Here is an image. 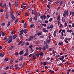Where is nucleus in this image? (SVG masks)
Wrapping results in <instances>:
<instances>
[{
	"label": "nucleus",
	"mask_w": 74,
	"mask_h": 74,
	"mask_svg": "<svg viewBox=\"0 0 74 74\" xmlns=\"http://www.w3.org/2000/svg\"><path fill=\"white\" fill-rule=\"evenodd\" d=\"M5 18H6V19H8V14L7 13H6Z\"/></svg>",
	"instance_id": "aec40b11"
},
{
	"label": "nucleus",
	"mask_w": 74,
	"mask_h": 74,
	"mask_svg": "<svg viewBox=\"0 0 74 74\" xmlns=\"http://www.w3.org/2000/svg\"><path fill=\"white\" fill-rule=\"evenodd\" d=\"M32 55H33V54H31L29 56V58H30V57H31Z\"/></svg>",
	"instance_id": "338daca9"
},
{
	"label": "nucleus",
	"mask_w": 74,
	"mask_h": 74,
	"mask_svg": "<svg viewBox=\"0 0 74 74\" xmlns=\"http://www.w3.org/2000/svg\"><path fill=\"white\" fill-rule=\"evenodd\" d=\"M24 32L25 34H26L27 33V29H23Z\"/></svg>",
	"instance_id": "f8f14e48"
},
{
	"label": "nucleus",
	"mask_w": 74,
	"mask_h": 74,
	"mask_svg": "<svg viewBox=\"0 0 74 74\" xmlns=\"http://www.w3.org/2000/svg\"><path fill=\"white\" fill-rule=\"evenodd\" d=\"M17 37V35H15V34L12 37V39H13V40L14 39H15V38H16Z\"/></svg>",
	"instance_id": "0eeeda50"
},
{
	"label": "nucleus",
	"mask_w": 74,
	"mask_h": 74,
	"mask_svg": "<svg viewBox=\"0 0 74 74\" xmlns=\"http://www.w3.org/2000/svg\"><path fill=\"white\" fill-rule=\"evenodd\" d=\"M47 44V41H45L44 42V45H46Z\"/></svg>",
	"instance_id": "e433bc0d"
},
{
	"label": "nucleus",
	"mask_w": 74,
	"mask_h": 74,
	"mask_svg": "<svg viewBox=\"0 0 74 74\" xmlns=\"http://www.w3.org/2000/svg\"><path fill=\"white\" fill-rule=\"evenodd\" d=\"M42 26H45V27H46L47 26V25H46V24L45 23L42 24Z\"/></svg>",
	"instance_id": "a19ab883"
},
{
	"label": "nucleus",
	"mask_w": 74,
	"mask_h": 74,
	"mask_svg": "<svg viewBox=\"0 0 74 74\" xmlns=\"http://www.w3.org/2000/svg\"><path fill=\"white\" fill-rule=\"evenodd\" d=\"M30 40H30V38H28L26 39L27 41H30Z\"/></svg>",
	"instance_id": "864d4df0"
},
{
	"label": "nucleus",
	"mask_w": 74,
	"mask_h": 74,
	"mask_svg": "<svg viewBox=\"0 0 74 74\" xmlns=\"http://www.w3.org/2000/svg\"><path fill=\"white\" fill-rule=\"evenodd\" d=\"M1 25L2 26H4L5 25V23H2V24H1Z\"/></svg>",
	"instance_id": "5fc2aeb1"
},
{
	"label": "nucleus",
	"mask_w": 74,
	"mask_h": 74,
	"mask_svg": "<svg viewBox=\"0 0 74 74\" xmlns=\"http://www.w3.org/2000/svg\"><path fill=\"white\" fill-rule=\"evenodd\" d=\"M2 36H4L5 35V33H4V32H3L2 33Z\"/></svg>",
	"instance_id": "ea45409f"
},
{
	"label": "nucleus",
	"mask_w": 74,
	"mask_h": 74,
	"mask_svg": "<svg viewBox=\"0 0 74 74\" xmlns=\"http://www.w3.org/2000/svg\"><path fill=\"white\" fill-rule=\"evenodd\" d=\"M14 67V66L13 65H12V66H11L10 67V69L11 70H12V68H13Z\"/></svg>",
	"instance_id": "603ef678"
},
{
	"label": "nucleus",
	"mask_w": 74,
	"mask_h": 74,
	"mask_svg": "<svg viewBox=\"0 0 74 74\" xmlns=\"http://www.w3.org/2000/svg\"><path fill=\"white\" fill-rule=\"evenodd\" d=\"M0 56L1 57H3L4 55L3 54H2L1 52H0Z\"/></svg>",
	"instance_id": "5701e85b"
},
{
	"label": "nucleus",
	"mask_w": 74,
	"mask_h": 74,
	"mask_svg": "<svg viewBox=\"0 0 74 74\" xmlns=\"http://www.w3.org/2000/svg\"><path fill=\"white\" fill-rule=\"evenodd\" d=\"M63 64L62 63H60L59 64V66H60V67H62V66H63Z\"/></svg>",
	"instance_id": "473e14b6"
},
{
	"label": "nucleus",
	"mask_w": 74,
	"mask_h": 74,
	"mask_svg": "<svg viewBox=\"0 0 74 74\" xmlns=\"http://www.w3.org/2000/svg\"><path fill=\"white\" fill-rule=\"evenodd\" d=\"M9 39L10 40H12V36H9Z\"/></svg>",
	"instance_id": "bb28decb"
},
{
	"label": "nucleus",
	"mask_w": 74,
	"mask_h": 74,
	"mask_svg": "<svg viewBox=\"0 0 74 74\" xmlns=\"http://www.w3.org/2000/svg\"><path fill=\"white\" fill-rule=\"evenodd\" d=\"M33 38V36L32 35L31 36H29V39H30V40H32V39Z\"/></svg>",
	"instance_id": "393cba45"
},
{
	"label": "nucleus",
	"mask_w": 74,
	"mask_h": 74,
	"mask_svg": "<svg viewBox=\"0 0 74 74\" xmlns=\"http://www.w3.org/2000/svg\"><path fill=\"white\" fill-rule=\"evenodd\" d=\"M15 33H16V31H13L11 32V34H15Z\"/></svg>",
	"instance_id": "4be33fe9"
},
{
	"label": "nucleus",
	"mask_w": 74,
	"mask_h": 74,
	"mask_svg": "<svg viewBox=\"0 0 74 74\" xmlns=\"http://www.w3.org/2000/svg\"><path fill=\"white\" fill-rule=\"evenodd\" d=\"M18 66V64H15L14 66V67H16Z\"/></svg>",
	"instance_id": "09e8293b"
},
{
	"label": "nucleus",
	"mask_w": 74,
	"mask_h": 74,
	"mask_svg": "<svg viewBox=\"0 0 74 74\" xmlns=\"http://www.w3.org/2000/svg\"><path fill=\"white\" fill-rule=\"evenodd\" d=\"M24 32V31H23V29H21L20 31L19 34H23Z\"/></svg>",
	"instance_id": "423d86ee"
},
{
	"label": "nucleus",
	"mask_w": 74,
	"mask_h": 74,
	"mask_svg": "<svg viewBox=\"0 0 74 74\" xmlns=\"http://www.w3.org/2000/svg\"><path fill=\"white\" fill-rule=\"evenodd\" d=\"M53 36H54V37L55 38L56 36V30L54 31Z\"/></svg>",
	"instance_id": "39448f33"
},
{
	"label": "nucleus",
	"mask_w": 74,
	"mask_h": 74,
	"mask_svg": "<svg viewBox=\"0 0 74 74\" xmlns=\"http://www.w3.org/2000/svg\"><path fill=\"white\" fill-rule=\"evenodd\" d=\"M49 72H51V73H54V71H52V70H50Z\"/></svg>",
	"instance_id": "c9c22d12"
},
{
	"label": "nucleus",
	"mask_w": 74,
	"mask_h": 74,
	"mask_svg": "<svg viewBox=\"0 0 74 74\" xmlns=\"http://www.w3.org/2000/svg\"><path fill=\"white\" fill-rule=\"evenodd\" d=\"M25 45L27 46L29 45V42H27L25 43Z\"/></svg>",
	"instance_id": "79ce46f5"
},
{
	"label": "nucleus",
	"mask_w": 74,
	"mask_h": 74,
	"mask_svg": "<svg viewBox=\"0 0 74 74\" xmlns=\"http://www.w3.org/2000/svg\"><path fill=\"white\" fill-rule=\"evenodd\" d=\"M51 39H49V40L47 39L46 41H47V44H49L50 42H51Z\"/></svg>",
	"instance_id": "1a4fd4ad"
},
{
	"label": "nucleus",
	"mask_w": 74,
	"mask_h": 74,
	"mask_svg": "<svg viewBox=\"0 0 74 74\" xmlns=\"http://www.w3.org/2000/svg\"><path fill=\"white\" fill-rule=\"evenodd\" d=\"M45 46L47 48H49V47H48V44H46L45 45Z\"/></svg>",
	"instance_id": "69168bd1"
},
{
	"label": "nucleus",
	"mask_w": 74,
	"mask_h": 74,
	"mask_svg": "<svg viewBox=\"0 0 74 74\" xmlns=\"http://www.w3.org/2000/svg\"><path fill=\"white\" fill-rule=\"evenodd\" d=\"M39 55L40 56H43V53L41 52L39 53Z\"/></svg>",
	"instance_id": "6ab92c4d"
},
{
	"label": "nucleus",
	"mask_w": 74,
	"mask_h": 74,
	"mask_svg": "<svg viewBox=\"0 0 74 74\" xmlns=\"http://www.w3.org/2000/svg\"><path fill=\"white\" fill-rule=\"evenodd\" d=\"M25 15L26 16H28V13L27 12H26L25 13Z\"/></svg>",
	"instance_id": "e2e57ef3"
},
{
	"label": "nucleus",
	"mask_w": 74,
	"mask_h": 74,
	"mask_svg": "<svg viewBox=\"0 0 74 74\" xmlns=\"http://www.w3.org/2000/svg\"><path fill=\"white\" fill-rule=\"evenodd\" d=\"M5 60H6V61H8V58H5Z\"/></svg>",
	"instance_id": "0e129e2a"
},
{
	"label": "nucleus",
	"mask_w": 74,
	"mask_h": 74,
	"mask_svg": "<svg viewBox=\"0 0 74 74\" xmlns=\"http://www.w3.org/2000/svg\"><path fill=\"white\" fill-rule=\"evenodd\" d=\"M27 26V24H26V23H25L24 25V28L26 27Z\"/></svg>",
	"instance_id": "2f4dec72"
},
{
	"label": "nucleus",
	"mask_w": 74,
	"mask_h": 74,
	"mask_svg": "<svg viewBox=\"0 0 74 74\" xmlns=\"http://www.w3.org/2000/svg\"><path fill=\"white\" fill-rule=\"evenodd\" d=\"M60 16H58V17L57 18V20L58 21H60Z\"/></svg>",
	"instance_id": "f3484780"
},
{
	"label": "nucleus",
	"mask_w": 74,
	"mask_h": 74,
	"mask_svg": "<svg viewBox=\"0 0 74 74\" xmlns=\"http://www.w3.org/2000/svg\"><path fill=\"white\" fill-rule=\"evenodd\" d=\"M74 11H73L72 12V15L71 16V17H73V16H74Z\"/></svg>",
	"instance_id": "052dcab7"
},
{
	"label": "nucleus",
	"mask_w": 74,
	"mask_h": 74,
	"mask_svg": "<svg viewBox=\"0 0 74 74\" xmlns=\"http://www.w3.org/2000/svg\"><path fill=\"white\" fill-rule=\"evenodd\" d=\"M40 19H42V21H43L44 19H46V16L45 15H42L41 16H40Z\"/></svg>",
	"instance_id": "f03ea898"
},
{
	"label": "nucleus",
	"mask_w": 74,
	"mask_h": 74,
	"mask_svg": "<svg viewBox=\"0 0 74 74\" xmlns=\"http://www.w3.org/2000/svg\"><path fill=\"white\" fill-rule=\"evenodd\" d=\"M51 29H53V25L51 24L50 26Z\"/></svg>",
	"instance_id": "f704fd0d"
},
{
	"label": "nucleus",
	"mask_w": 74,
	"mask_h": 74,
	"mask_svg": "<svg viewBox=\"0 0 74 74\" xmlns=\"http://www.w3.org/2000/svg\"><path fill=\"white\" fill-rule=\"evenodd\" d=\"M64 25H65V27H66L67 26V23L66 22L65 23Z\"/></svg>",
	"instance_id": "8fccbe9b"
},
{
	"label": "nucleus",
	"mask_w": 74,
	"mask_h": 74,
	"mask_svg": "<svg viewBox=\"0 0 74 74\" xmlns=\"http://www.w3.org/2000/svg\"><path fill=\"white\" fill-rule=\"evenodd\" d=\"M46 49H47V48L45 47V46H44L43 47H42V51H45Z\"/></svg>",
	"instance_id": "9d476101"
},
{
	"label": "nucleus",
	"mask_w": 74,
	"mask_h": 74,
	"mask_svg": "<svg viewBox=\"0 0 74 74\" xmlns=\"http://www.w3.org/2000/svg\"><path fill=\"white\" fill-rule=\"evenodd\" d=\"M10 24H11V23H10V22H8V24L7 25V27H8V26L10 25Z\"/></svg>",
	"instance_id": "a878e982"
},
{
	"label": "nucleus",
	"mask_w": 74,
	"mask_h": 74,
	"mask_svg": "<svg viewBox=\"0 0 74 74\" xmlns=\"http://www.w3.org/2000/svg\"><path fill=\"white\" fill-rule=\"evenodd\" d=\"M37 35H38V36H41L42 34L41 33L38 32L37 33Z\"/></svg>",
	"instance_id": "b1692460"
},
{
	"label": "nucleus",
	"mask_w": 74,
	"mask_h": 74,
	"mask_svg": "<svg viewBox=\"0 0 74 74\" xmlns=\"http://www.w3.org/2000/svg\"><path fill=\"white\" fill-rule=\"evenodd\" d=\"M25 42L24 41L22 42V43L21 44V46H23V45H24V44H25Z\"/></svg>",
	"instance_id": "58836bf2"
},
{
	"label": "nucleus",
	"mask_w": 74,
	"mask_h": 74,
	"mask_svg": "<svg viewBox=\"0 0 74 74\" xmlns=\"http://www.w3.org/2000/svg\"><path fill=\"white\" fill-rule=\"evenodd\" d=\"M22 43V41H20L18 43V45H21V44Z\"/></svg>",
	"instance_id": "a18cd8bd"
},
{
	"label": "nucleus",
	"mask_w": 74,
	"mask_h": 74,
	"mask_svg": "<svg viewBox=\"0 0 74 74\" xmlns=\"http://www.w3.org/2000/svg\"><path fill=\"white\" fill-rule=\"evenodd\" d=\"M36 56L38 58H39V56H40V55H39V54L38 53H37L36 54Z\"/></svg>",
	"instance_id": "de8ad7c7"
},
{
	"label": "nucleus",
	"mask_w": 74,
	"mask_h": 74,
	"mask_svg": "<svg viewBox=\"0 0 74 74\" xmlns=\"http://www.w3.org/2000/svg\"><path fill=\"white\" fill-rule=\"evenodd\" d=\"M46 64H47V62H44L43 63V65L44 66H45Z\"/></svg>",
	"instance_id": "6e6d98bb"
},
{
	"label": "nucleus",
	"mask_w": 74,
	"mask_h": 74,
	"mask_svg": "<svg viewBox=\"0 0 74 74\" xmlns=\"http://www.w3.org/2000/svg\"><path fill=\"white\" fill-rule=\"evenodd\" d=\"M32 18H33L32 17L30 18L29 19V22H32Z\"/></svg>",
	"instance_id": "49530a36"
},
{
	"label": "nucleus",
	"mask_w": 74,
	"mask_h": 74,
	"mask_svg": "<svg viewBox=\"0 0 74 74\" xmlns=\"http://www.w3.org/2000/svg\"><path fill=\"white\" fill-rule=\"evenodd\" d=\"M44 37V35H42L40 36V38H43Z\"/></svg>",
	"instance_id": "72a5a7b5"
},
{
	"label": "nucleus",
	"mask_w": 74,
	"mask_h": 74,
	"mask_svg": "<svg viewBox=\"0 0 74 74\" xmlns=\"http://www.w3.org/2000/svg\"><path fill=\"white\" fill-rule=\"evenodd\" d=\"M23 60V57H21L19 59V60L21 61V60Z\"/></svg>",
	"instance_id": "37998d69"
},
{
	"label": "nucleus",
	"mask_w": 74,
	"mask_h": 74,
	"mask_svg": "<svg viewBox=\"0 0 74 74\" xmlns=\"http://www.w3.org/2000/svg\"><path fill=\"white\" fill-rule=\"evenodd\" d=\"M43 32H44V33H47V32H48V31L46 29H45L44 30H43Z\"/></svg>",
	"instance_id": "cd10ccee"
},
{
	"label": "nucleus",
	"mask_w": 74,
	"mask_h": 74,
	"mask_svg": "<svg viewBox=\"0 0 74 74\" xmlns=\"http://www.w3.org/2000/svg\"><path fill=\"white\" fill-rule=\"evenodd\" d=\"M9 6L10 7V9H11L12 5H11V3H10V2H9Z\"/></svg>",
	"instance_id": "c03bdc74"
},
{
	"label": "nucleus",
	"mask_w": 74,
	"mask_h": 74,
	"mask_svg": "<svg viewBox=\"0 0 74 74\" xmlns=\"http://www.w3.org/2000/svg\"><path fill=\"white\" fill-rule=\"evenodd\" d=\"M62 5H63V0H61L60 3V4L59 5V7H61Z\"/></svg>",
	"instance_id": "dca6fc26"
},
{
	"label": "nucleus",
	"mask_w": 74,
	"mask_h": 74,
	"mask_svg": "<svg viewBox=\"0 0 74 74\" xmlns=\"http://www.w3.org/2000/svg\"><path fill=\"white\" fill-rule=\"evenodd\" d=\"M34 19L35 22L37 21V16L36 15L35 16Z\"/></svg>",
	"instance_id": "4468645a"
},
{
	"label": "nucleus",
	"mask_w": 74,
	"mask_h": 74,
	"mask_svg": "<svg viewBox=\"0 0 74 74\" xmlns=\"http://www.w3.org/2000/svg\"><path fill=\"white\" fill-rule=\"evenodd\" d=\"M12 41V40H9L8 42V43H10V42H11Z\"/></svg>",
	"instance_id": "3c124183"
},
{
	"label": "nucleus",
	"mask_w": 74,
	"mask_h": 74,
	"mask_svg": "<svg viewBox=\"0 0 74 74\" xmlns=\"http://www.w3.org/2000/svg\"><path fill=\"white\" fill-rule=\"evenodd\" d=\"M58 44H59L60 45H63V42H59L58 43Z\"/></svg>",
	"instance_id": "412c9836"
},
{
	"label": "nucleus",
	"mask_w": 74,
	"mask_h": 74,
	"mask_svg": "<svg viewBox=\"0 0 74 74\" xmlns=\"http://www.w3.org/2000/svg\"><path fill=\"white\" fill-rule=\"evenodd\" d=\"M59 3H60V0H57L55 2V3H56V4H58Z\"/></svg>",
	"instance_id": "ddd939ff"
},
{
	"label": "nucleus",
	"mask_w": 74,
	"mask_h": 74,
	"mask_svg": "<svg viewBox=\"0 0 74 74\" xmlns=\"http://www.w3.org/2000/svg\"><path fill=\"white\" fill-rule=\"evenodd\" d=\"M31 50L30 51H31L30 53H32L34 51V49H32V48H31L30 49Z\"/></svg>",
	"instance_id": "7c9ffc66"
},
{
	"label": "nucleus",
	"mask_w": 74,
	"mask_h": 74,
	"mask_svg": "<svg viewBox=\"0 0 74 74\" xmlns=\"http://www.w3.org/2000/svg\"><path fill=\"white\" fill-rule=\"evenodd\" d=\"M32 14L33 15H34H34H36V11L34 10H32Z\"/></svg>",
	"instance_id": "20e7f679"
},
{
	"label": "nucleus",
	"mask_w": 74,
	"mask_h": 74,
	"mask_svg": "<svg viewBox=\"0 0 74 74\" xmlns=\"http://www.w3.org/2000/svg\"><path fill=\"white\" fill-rule=\"evenodd\" d=\"M28 56V53L26 52L24 54V56Z\"/></svg>",
	"instance_id": "c85d7f7f"
},
{
	"label": "nucleus",
	"mask_w": 74,
	"mask_h": 74,
	"mask_svg": "<svg viewBox=\"0 0 74 74\" xmlns=\"http://www.w3.org/2000/svg\"><path fill=\"white\" fill-rule=\"evenodd\" d=\"M47 7H48L49 9H50L51 8V6L50 5H47Z\"/></svg>",
	"instance_id": "4c0bfd02"
},
{
	"label": "nucleus",
	"mask_w": 74,
	"mask_h": 74,
	"mask_svg": "<svg viewBox=\"0 0 74 74\" xmlns=\"http://www.w3.org/2000/svg\"><path fill=\"white\" fill-rule=\"evenodd\" d=\"M18 3H16L15 5L16 7H18Z\"/></svg>",
	"instance_id": "680f3d73"
},
{
	"label": "nucleus",
	"mask_w": 74,
	"mask_h": 74,
	"mask_svg": "<svg viewBox=\"0 0 74 74\" xmlns=\"http://www.w3.org/2000/svg\"><path fill=\"white\" fill-rule=\"evenodd\" d=\"M7 5L6 4V3L2 5V8H5L6 7V6Z\"/></svg>",
	"instance_id": "2eb2a0df"
},
{
	"label": "nucleus",
	"mask_w": 74,
	"mask_h": 74,
	"mask_svg": "<svg viewBox=\"0 0 74 74\" xmlns=\"http://www.w3.org/2000/svg\"><path fill=\"white\" fill-rule=\"evenodd\" d=\"M18 55H19V53L18 52H16L15 53V55H16V56H17Z\"/></svg>",
	"instance_id": "4d7b16f0"
},
{
	"label": "nucleus",
	"mask_w": 74,
	"mask_h": 74,
	"mask_svg": "<svg viewBox=\"0 0 74 74\" xmlns=\"http://www.w3.org/2000/svg\"><path fill=\"white\" fill-rule=\"evenodd\" d=\"M62 22H65V19L64 17H62Z\"/></svg>",
	"instance_id": "a211bd4d"
},
{
	"label": "nucleus",
	"mask_w": 74,
	"mask_h": 74,
	"mask_svg": "<svg viewBox=\"0 0 74 74\" xmlns=\"http://www.w3.org/2000/svg\"><path fill=\"white\" fill-rule=\"evenodd\" d=\"M33 59L34 60H36V54L34 53L33 55L32 56Z\"/></svg>",
	"instance_id": "7ed1b4c3"
},
{
	"label": "nucleus",
	"mask_w": 74,
	"mask_h": 74,
	"mask_svg": "<svg viewBox=\"0 0 74 74\" xmlns=\"http://www.w3.org/2000/svg\"><path fill=\"white\" fill-rule=\"evenodd\" d=\"M18 21H19V20L18 19H16L14 22V23H17V22H18Z\"/></svg>",
	"instance_id": "c756f323"
},
{
	"label": "nucleus",
	"mask_w": 74,
	"mask_h": 74,
	"mask_svg": "<svg viewBox=\"0 0 74 74\" xmlns=\"http://www.w3.org/2000/svg\"><path fill=\"white\" fill-rule=\"evenodd\" d=\"M34 24H32L31 25H30V26L31 27H33V26H34Z\"/></svg>",
	"instance_id": "13d9d810"
},
{
	"label": "nucleus",
	"mask_w": 74,
	"mask_h": 74,
	"mask_svg": "<svg viewBox=\"0 0 74 74\" xmlns=\"http://www.w3.org/2000/svg\"><path fill=\"white\" fill-rule=\"evenodd\" d=\"M11 18H12V20H15V16L14 15H12V16H11Z\"/></svg>",
	"instance_id": "9b49d317"
},
{
	"label": "nucleus",
	"mask_w": 74,
	"mask_h": 74,
	"mask_svg": "<svg viewBox=\"0 0 74 74\" xmlns=\"http://www.w3.org/2000/svg\"><path fill=\"white\" fill-rule=\"evenodd\" d=\"M69 14V12H68V10L67 11V10H65L63 13V16L65 18V17H66V16H68V15Z\"/></svg>",
	"instance_id": "f257e3e1"
},
{
	"label": "nucleus",
	"mask_w": 74,
	"mask_h": 74,
	"mask_svg": "<svg viewBox=\"0 0 74 74\" xmlns=\"http://www.w3.org/2000/svg\"><path fill=\"white\" fill-rule=\"evenodd\" d=\"M24 53V52L22 50L19 53V54L20 55H23V53Z\"/></svg>",
	"instance_id": "6e6552de"
},
{
	"label": "nucleus",
	"mask_w": 74,
	"mask_h": 74,
	"mask_svg": "<svg viewBox=\"0 0 74 74\" xmlns=\"http://www.w3.org/2000/svg\"><path fill=\"white\" fill-rule=\"evenodd\" d=\"M52 20H53V18H51L49 20V21L51 22Z\"/></svg>",
	"instance_id": "bf43d9fd"
},
{
	"label": "nucleus",
	"mask_w": 74,
	"mask_h": 74,
	"mask_svg": "<svg viewBox=\"0 0 74 74\" xmlns=\"http://www.w3.org/2000/svg\"><path fill=\"white\" fill-rule=\"evenodd\" d=\"M72 26L73 27H74V23H73L72 24Z\"/></svg>",
	"instance_id": "774afa93"
}]
</instances>
